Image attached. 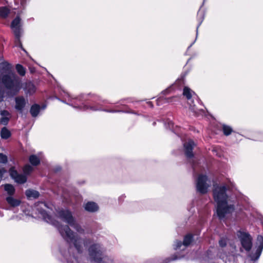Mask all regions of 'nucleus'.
I'll list each match as a JSON object with an SVG mask.
<instances>
[{
    "instance_id": "nucleus-1",
    "label": "nucleus",
    "mask_w": 263,
    "mask_h": 263,
    "mask_svg": "<svg viewBox=\"0 0 263 263\" xmlns=\"http://www.w3.org/2000/svg\"><path fill=\"white\" fill-rule=\"evenodd\" d=\"M43 206L47 207V204L43 202H39L36 204V210L44 220L55 227L62 237L70 245L72 244L77 253L81 255L82 252L81 239L78 237L77 234L73 233L68 226H63L55 220L51 215L42 209Z\"/></svg>"
},
{
    "instance_id": "nucleus-2",
    "label": "nucleus",
    "mask_w": 263,
    "mask_h": 263,
    "mask_svg": "<svg viewBox=\"0 0 263 263\" xmlns=\"http://www.w3.org/2000/svg\"><path fill=\"white\" fill-rule=\"evenodd\" d=\"M230 189L229 185H214L213 195L216 203V213L219 219L223 220L226 215L232 213L235 210L233 204L228 203L227 191Z\"/></svg>"
},
{
    "instance_id": "nucleus-3",
    "label": "nucleus",
    "mask_w": 263,
    "mask_h": 263,
    "mask_svg": "<svg viewBox=\"0 0 263 263\" xmlns=\"http://www.w3.org/2000/svg\"><path fill=\"white\" fill-rule=\"evenodd\" d=\"M0 81L7 90V93L12 96L17 94L22 87L21 79L12 71V66L7 61L1 64Z\"/></svg>"
},
{
    "instance_id": "nucleus-4",
    "label": "nucleus",
    "mask_w": 263,
    "mask_h": 263,
    "mask_svg": "<svg viewBox=\"0 0 263 263\" xmlns=\"http://www.w3.org/2000/svg\"><path fill=\"white\" fill-rule=\"evenodd\" d=\"M89 98L85 97V102H83V111L85 110L90 109L92 111L103 110L107 112H126L137 114L134 111L130 109H102L101 106L103 103H107V101L103 100L100 97L92 94L87 95Z\"/></svg>"
},
{
    "instance_id": "nucleus-5",
    "label": "nucleus",
    "mask_w": 263,
    "mask_h": 263,
    "mask_svg": "<svg viewBox=\"0 0 263 263\" xmlns=\"http://www.w3.org/2000/svg\"><path fill=\"white\" fill-rule=\"evenodd\" d=\"M104 249L98 243L90 246L88 253L90 260L93 263H116L113 257L104 255Z\"/></svg>"
},
{
    "instance_id": "nucleus-6",
    "label": "nucleus",
    "mask_w": 263,
    "mask_h": 263,
    "mask_svg": "<svg viewBox=\"0 0 263 263\" xmlns=\"http://www.w3.org/2000/svg\"><path fill=\"white\" fill-rule=\"evenodd\" d=\"M236 235L241 244L240 252H242L245 250L247 252H250L253 246V238L251 235L248 232L242 230L237 231Z\"/></svg>"
},
{
    "instance_id": "nucleus-7",
    "label": "nucleus",
    "mask_w": 263,
    "mask_h": 263,
    "mask_svg": "<svg viewBox=\"0 0 263 263\" xmlns=\"http://www.w3.org/2000/svg\"><path fill=\"white\" fill-rule=\"evenodd\" d=\"M63 91L64 93L63 95V99L61 101L76 109L81 110L82 105V97L81 96H72L65 90ZM59 100H60V99Z\"/></svg>"
},
{
    "instance_id": "nucleus-8",
    "label": "nucleus",
    "mask_w": 263,
    "mask_h": 263,
    "mask_svg": "<svg viewBox=\"0 0 263 263\" xmlns=\"http://www.w3.org/2000/svg\"><path fill=\"white\" fill-rule=\"evenodd\" d=\"M59 217L63 221L69 224L71 227L75 229L77 231L80 232L81 227L77 223L76 220L72 215V213L68 210H61L58 213Z\"/></svg>"
},
{
    "instance_id": "nucleus-9",
    "label": "nucleus",
    "mask_w": 263,
    "mask_h": 263,
    "mask_svg": "<svg viewBox=\"0 0 263 263\" xmlns=\"http://www.w3.org/2000/svg\"><path fill=\"white\" fill-rule=\"evenodd\" d=\"M211 182L205 175H199L196 180V190L201 194L207 193Z\"/></svg>"
},
{
    "instance_id": "nucleus-10",
    "label": "nucleus",
    "mask_w": 263,
    "mask_h": 263,
    "mask_svg": "<svg viewBox=\"0 0 263 263\" xmlns=\"http://www.w3.org/2000/svg\"><path fill=\"white\" fill-rule=\"evenodd\" d=\"M263 250V237L258 235L257 237V240L254 249L250 252L248 256L252 261H256L259 258L262 251Z\"/></svg>"
},
{
    "instance_id": "nucleus-11",
    "label": "nucleus",
    "mask_w": 263,
    "mask_h": 263,
    "mask_svg": "<svg viewBox=\"0 0 263 263\" xmlns=\"http://www.w3.org/2000/svg\"><path fill=\"white\" fill-rule=\"evenodd\" d=\"M10 177L17 183L23 184L27 181V177L24 174H19L14 167H11L9 170Z\"/></svg>"
},
{
    "instance_id": "nucleus-12",
    "label": "nucleus",
    "mask_w": 263,
    "mask_h": 263,
    "mask_svg": "<svg viewBox=\"0 0 263 263\" xmlns=\"http://www.w3.org/2000/svg\"><path fill=\"white\" fill-rule=\"evenodd\" d=\"M72 249V247H70L67 251L63 252L61 250H60V252L67 263L69 262H71V263H81L80 260H79V257L78 255L76 256L75 255H73L71 256L70 254V250Z\"/></svg>"
},
{
    "instance_id": "nucleus-13",
    "label": "nucleus",
    "mask_w": 263,
    "mask_h": 263,
    "mask_svg": "<svg viewBox=\"0 0 263 263\" xmlns=\"http://www.w3.org/2000/svg\"><path fill=\"white\" fill-rule=\"evenodd\" d=\"M195 145L194 141L191 139L183 143L185 155L189 159L192 158L194 156L192 151Z\"/></svg>"
},
{
    "instance_id": "nucleus-14",
    "label": "nucleus",
    "mask_w": 263,
    "mask_h": 263,
    "mask_svg": "<svg viewBox=\"0 0 263 263\" xmlns=\"http://www.w3.org/2000/svg\"><path fill=\"white\" fill-rule=\"evenodd\" d=\"M27 100L25 99L23 96L16 97L15 98V109L19 112H22L27 103Z\"/></svg>"
},
{
    "instance_id": "nucleus-15",
    "label": "nucleus",
    "mask_w": 263,
    "mask_h": 263,
    "mask_svg": "<svg viewBox=\"0 0 263 263\" xmlns=\"http://www.w3.org/2000/svg\"><path fill=\"white\" fill-rule=\"evenodd\" d=\"M0 116V124L5 126L7 125L11 118L10 112L5 109L1 110Z\"/></svg>"
},
{
    "instance_id": "nucleus-16",
    "label": "nucleus",
    "mask_w": 263,
    "mask_h": 263,
    "mask_svg": "<svg viewBox=\"0 0 263 263\" xmlns=\"http://www.w3.org/2000/svg\"><path fill=\"white\" fill-rule=\"evenodd\" d=\"M21 18L19 16H16L12 22L11 28L14 34L18 36V33H21Z\"/></svg>"
},
{
    "instance_id": "nucleus-17",
    "label": "nucleus",
    "mask_w": 263,
    "mask_h": 263,
    "mask_svg": "<svg viewBox=\"0 0 263 263\" xmlns=\"http://www.w3.org/2000/svg\"><path fill=\"white\" fill-rule=\"evenodd\" d=\"M46 108V105L45 104H44L42 106H41L40 105L37 104H34L30 107V114L31 115L32 117H36L38 116L41 109L44 110Z\"/></svg>"
},
{
    "instance_id": "nucleus-18",
    "label": "nucleus",
    "mask_w": 263,
    "mask_h": 263,
    "mask_svg": "<svg viewBox=\"0 0 263 263\" xmlns=\"http://www.w3.org/2000/svg\"><path fill=\"white\" fill-rule=\"evenodd\" d=\"M23 88L26 95H31L36 91L35 85L30 81L25 83Z\"/></svg>"
},
{
    "instance_id": "nucleus-19",
    "label": "nucleus",
    "mask_w": 263,
    "mask_h": 263,
    "mask_svg": "<svg viewBox=\"0 0 263 263\" xmlns=\"http://www.w3.org/2000/svg\"><path fill=\"white\" fill-rule=\"evenodd\" d=\"M197 16H198V21H199V23H198V24L197 26V28H196V39L194 40V41L187 48V50H189L192 46L195 43V42H196V40L197 38V36H198V28L199 27V26L201 25L203 19H204V15H203V13L202 12L200 11V10H199V11L198 12V13H197Z\"/></svg>"
},
{
    "instance_id": "nucleus-20",
    "label": "nucleus",
    "mask_w": 263,
    "mask_h": 263,
    "mask_svg": "<svg viewBox=\"0 0 263 263\" xmlns=\"http://www.w3.org/2000/svg\"><path fill=\"white\" fill-rule=\"evenodd\" d=\"M85 209L90 212H95L99 210L98 204L94 202H88L85 206Z\"/></svg>"
},
{
    "instance_id": "nucleus-21",
    "label": "nucleus",
    "mask_w": 263,
    "mask_h": 263,
    "mask_svg": "<svg viewBox=\"0 0 263 263\" xmlns=\"http://www.w3.org/2000/svg\"><path fill=\"white\" fill-rule=\"evenodd\" d=\"M6 200L7 203L12 207L18 206L21 204L20 200L15 199L12 196L6 197Z\"/></svg>"
},
{
    "instance_id": "nucleus-22",
    "label": "nucleus",
    "mask_w": 263,
    "mask_h": 263,
    "mask_svg": "<svg viewBox=\"0 0 263 263\" xmlns=\"http://www.w3.org/2000/svg\"><path fill=\"white\" fill-rule=\"evenodd\" d=\"M25 195L28 199H36L39 197L40 194L38 191L29 189L26 191Z\"/></svg>"
},
{
    "instance_id": "nucleus-23",
    "label": "nucleus",
    "mask_w": 263,
    "mask_h": 263,
    "mask_svg": "<svg viewBox=\"0 0 263 263\" xmlns=\"http://www.w3.org/2000/svg\"><path fill=\"white\" fill-rule=\"evenodd\" d=\"M1 137L2 139H7L10 137L11 134L10 131L6 127H4L1 130Z\"/></svg>"
},
{
    "instance_id": "nucleus-24",
    "label": "nucleus",
    "mask_w": 263,
    "mask_h": 263,
    "mask_svg": "<svg viewBox=\"0 0 263 263\" xmlns=\"http://www.w3.org/2000/svg\"><path fill=\"white\" fill-rule=\"evenodd\" d=\"M29 161L33 166L38 165L41 162L40 158L35 155H31L29 157Z\"/></svg>"
},
{
    "instance_id": "nucleus-25",
    "label": "nucleus",
    "mask_w": 263,
    "mask_h": 263,
    "mask_svg": "<svg viewBox=\"0 0 263 263\" xmlns=\"http://www.w3.org/2000/svg\"><path fill=\"white\" fill-rule=\"evenodd\" d=\"M164 125L166 128H168L172 130L174 133H176L179 135V133H177V130L175 128L173 122L170 119H167L164 121Z\"/></svg>"
},
{
    "instance_id": "nucleus-26",
    "label": "nucleus",
    "mask_w": 263,
    "mask_h": 263,
    "mask_svg": "<svg viewBox=\"0 0 263 263\" xmlns=\"http://www.w3.org/2000/svg\"><path fill=\"white\" fill-rule=\"evenodd\" d=\"M193 94L195 95L194 92H193L191 89H190L187 87H185L183 89V95L185 96L186 99L189 100H190L193 96Z\"/></svg>"
},
{
    "instance_id": "nucleus-27",
    "label": "nucleus",
    "mask_w": 263,
    "mask_h": 263,
    "mask_svg": "<svg viewBox=\"0 0 263 263\" xmlns=\"http://www.w3.org/2000/svg\"><path fill=\"white\" fill-rule=\"evenodd\" d=\"M4 190L7 192L9 196H12L15 193L14 186L10 184H6L4 185Z\"/></svg>"
},
{
    "instance_id": "nucleus-28",
    "label": "nucleus",
    "mask_w": 263,
    "mask_h": 263,
    "mask_svg": "<svg viewBox=\"0 0 263 263\" xmlns=\"http://www.w3.org/2000/svg\"><path fill=\"white\" fill-rule=\"evenodd\" d=\"M229 239L227 236L221 237L219 240V245L221 248L226 247L229 242Z\"/></svg>"
},
{
    "instance_id": "nucleus-29",
    "label": "nucleus",
    "mask_w": 263,
    "mask_h": 263,
    "mask_svg": "<svg viewBox=\"0 0 263 263\" xmlns=\"http://www.w3.org/2000/svg\"><path fill=\"white\" fill-rule=\"evenodd\" d=\"M16 70L17 73L21 76H24L26 74V69L24 67H23L22 65L20 64H17L15 66Z\"/></svg>"
},
{
    "instance_id": "nucleus-30",
    "label": "nucleus",
    "mask_w": 263,
    "mask_h": 263,
    "mask_svg": "<svg viewBox=\"0 0 263 263\" xmlns=\"http://www.w3.org/2000/svg\"><path fill=\"white\" fill-rule=\"evenodd\" d=\"M171 99L168 98H165L164 97H159L157 99V105L160 106L164 103H168L171 101Z\"/></svg>"
},
{
    "instance_id": "nucleus-31",
    "label": "nucleus",
    "mask_w": 263,
    "mask_h": 263,
    "mask_svg": "<svg viewBox=\"0 0 263 263\" xmlns=\"http://www.w3.org/2000/svg\"><path fill=\"white\" fill-rule=\"evenodd\" d=\"M10 13L9 9L6 7H0V16L6 18Z\"/></svg>"
},
{
    "instance_id": "nucleus-32",
    "label": "nucleus",
    "mask_w": 263,
    "mask_h": 263,
    "mask_svg": "<svg viewBox=\"0 0 263 263\" xmlns=\"http://www.w3.org/2000/svg\"><path fill=\"white\" fill-rule=\"evenodd\" d=\"M222 131L225 136L230 135L233 132V129L230 126L223 124L222 125Z\"/></svg>"
},
{
    "instance_id": "nucleus-33",
    "label": "nucleus",
    "mask_w": 263,
    "mask_h": 263,
    "mask_svg": "<svg viewBox=\"0 0 263 263\" xmlns=\"http://www.w3.org/2000/svg\"><path fill=\"white\" fill-rule=\"evenodd\" d=\"M21 33H18V36H17L16 34H14L15 37V45L16 46L20 47L23 51L26 52L25 50L23 49L22 44L21 42Z\"/></svg>"
},
{
    "instance_id": "nucleus-34",
    "label": "nucleus",
    "mask_w": 263,
    "mask_h": 263,
    "mask_svg": "<svg viewBox=\"0 0 263 263\" xmlns=\"http://www.w3.org/2000/svg\"><path fill=\"white\" fill-rule=\"evenodd\" d=\"M33 171V167L29 164H26L23 167V172L25 175H29Z\"/></svg>"
},
{
    "instance_id": "nucleus-35",
    "label": "nucleus",
    "mask_w": 263,
    "mask_h": 263,
    "mask_svg": "<svg viewBox=\"0 0 263 263\" xmlns=\"http://www.w3.org/2000/svg\"><path fill=\"white\" fill-rule=\"evenodd\" d=\"M190 109L195 114V115L197 116L199 115V112H203V110L202 109L197 110L195 107V105H192L191 104L190 105Z\"/></svg>"
},
{
    "instance_id": "nucleus-36",
    "label": "nucleus",
    "mask_w": 263,
    "mask_h": 263,
    "mask_svg": "<svg viewBox=\"0 0 263 263\" xmlns=\"http://www.w3.org/2000/svg\"><path fill=\"white\" fill-rule=\"evenodd\" d=\"M8 161L7 156L0 153V163H6Z\"/></svg>"
},
{
    "instance_id": "nucleus-37",
    "label": "nucleus",
    "mask_w": 263,
    "mask_h": 263,
    "mask_svg": "<svg viewBox=\"0 0 263 263\" xmlns=\"http://www.w3.org/2000/svg\"><path fill=\"white\" fill-rule=\"evenodd\" d=\"M130 102V99H124L120 100L118 103L116 104H120L121 105L125 106V103H128Z\"/></svg>"
},
{
    "instance_id": "nucleus-38",
    "label": "nucleus",
    "mask_w": 263,
    "mask_h": 263,
    "mask_svg": "<svg viewBox=\"0 0 263 263\" xmlns=\"http://www.w3.org/2000/svg\"><path fill=\"white\" fill-rule=\"evenodd\" d=\"M173 87H174V86L172 85V86L169 87L168 88H166V89L163 90L161 92L162 94H163V95L168 94L170 92V91H171V90L173 89Z\"/></svg>"
},
{
    "instance_id": "nucleus-39",
    "label": "nucleus",
    "mask_w": 263,
    "mask_h": 263,
    "mask_svg": "<svg viewBox=\"0 0 263 263\" xmlns=\"http://www.w3.org/2000/svg\"><path fill=\"white\" fill-rule=\"evenodd\" d=\"M4 91L0 88V102L4 100Z\"/></svg>"
},
{
    "instance_id": "nucleus-40",
    "label": "nucleus",
    "mask_w": 263,
    "mask_h": 263,
    "mask_svg": "<svg viewBox=\"0 0 263 263\" xmlns=\"http://www.w3.org/2000/svg\"><path fill=\"white\" fill-rule=\"evenodd\" d=\"M192 166L194 173H195L197 171V165L194 162H193Z\"/></svg>"
},
{
    "instance_id": "nucleus-41",
    "label": "nucleus",
    "mask_w": 263,
    "mask_h": 263,
    "mask_svg": "<svg viewBox=\"0 0 263 263\" xmlns=\"http://www.w3.org/2000/svg\"><path fill=\"white\" fill-rule=\"evenodd\" d=\"M147 104L148 105L151 107H153V104L152 103V102H147Z\"/></svg>"
},
{
    "instance_id": "nucleus-42",
    "label": "nucleus",
    "mask_w": 263,
    "mask_h": 263,
    "mask_svg": "<svg viewBox=\"0 0 263 263\" xmlns=\"http://www.w3.org/2000/svg\"><path fill=\"white\" fill-rule=\"evenodd\" d=\"M123 197V196L120 197L119 198V201H120L122 199Z\"/></svg>"
},
{
    "instance_id": "nucleus-43",
    "label": "nucleus",
    "mask_w": 263,
    "mask_h": 263,
    "mask_svg": "<svg viewBox=\"0 0 263 263\" xmlns=\"http://www.w3.org/2000/svg\"><path fill=\"white\" fill-rule=\"evenodd\" d=\"M224 256H226V255H220V257L223 258Z\"/></svg>"
},
{
    "instance_id": "nucleus-44",
    "label": "nucleus",
    "mask_w": 263,
    "mask_h": 263,
    "mask_svg": "<svg viewBox=\"0 0 263 263\" xmlns=\"http://www.w3.org/2000/svg\"><path fill=\"white\" fill-rule=\"evenodd\" d=\"M175 128H180V127H179V126H175Z\"/></svg>"
},
{
    "instance_id": "nucleus-45",
    "label": "nucleus",
    "mask_w": 263,
    "mask_h": 263,
    "mask_svg": "<svg viewBox=\"0 0 263 263\" xmlns=\"http://www.w3.org/2000/svg\"><path fill=\"white\" fill-rule=\"evenodd\" d=\"M153 124L154 126L155 125L156 122H153Z\"/></svg>"
},
{
    "instance_id": "nucleus-46",
    "label": "nucleus",
    "mask_w": 263,
    "mask_h": 263,
    "mask_svg": "<svg viewBox=\"0 0 263 263\" xmlns=\"http://www.w3.org/2000/svg\"><path fill=\"white\" fill-rule=\"evenodd\" d=\"M83 245L85 246V242L84 240H83Z\"/></svg>"
},
{
    "instance_id": "nucleus-47",
    "label": "nucleus",
    "mask_w": 263,
    "mask_h": 263,
    "mask_svg": "<svg viewBox=\"0 0 263 263\" xmlns=\"http://www.w3.org/2000/svg\"><path fill=\"white\" fill-rule=\"evenodd\" d=\"M182 79H180V80H178V82L180 81H182Z\"/></svg>"
}]
</instances>
